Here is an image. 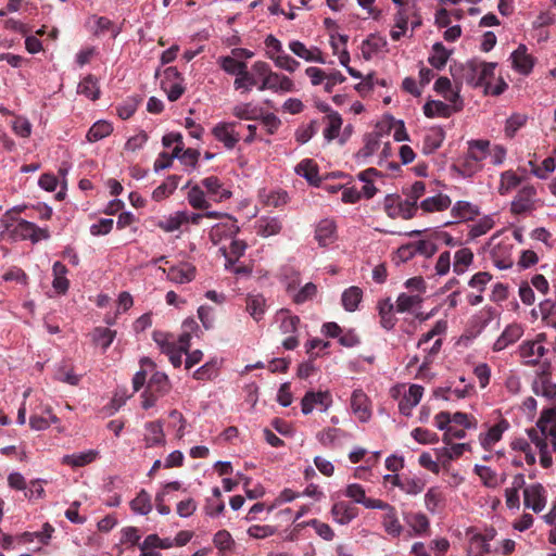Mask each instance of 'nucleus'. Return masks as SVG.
I'll return each mask as SVG.
<instances>
[{"label":"nucleus","instance_id":"1","mask_svg":"<svg viewBox=\"0 0 556 556\" xmlns=\"http://www.w3.org/2000/svg\"><path fill=\"white\" fill-rule=\"evenodd\" d=\"M496 64L470 60L451 67L454 79L473 87L488 86L494 76Z\"/></svg>","mask_w":556,"mask_h":556},{"label":"nucleus","instance_id":"2","mask_svg":"<svg viewBox=\"0 0 556 556\" xmlns=\"http://www.w3.org/2000/svg\"><path fill=\"white\" fill-rule=\"evenodd\" d=\"M536 429H529L528 435L531 442L543 451L547 448L546 439L549 437L553 444V450L556 452V406L542 412L539 420L536 421Z\"/></svg>","mask_w":556,"mask_h":556},{"label":"nucleus","instance_id":"3","mask_svg":"<svg viewBox=\"0 0 556 556\" xmlns=\"http://www.w3.org/2000/svg\"><path fill=\"white\" fill-rule=\"evenodd\" d=\"M10 211L7 212L5 216L1 219V224L5 230L10 232V237L13 240H27L29 239L33 243H37L42 239H48L50 237L49 230L47 228H40L36 224L20 219L13 226L11 224V218L9 217Z\"/></svg>","mask_w":556,"mask_h":556},{"label":"nucleus","instance_id":"4","mask_svg":"<svg viewBox=\"0 0 556 556\" xmlns=\"http://www.w3.org/2000/svg\"><path fill=\"white\" fill-rule=\"evenodd\" d=\"M151 378L148 381L147 388L141 394V406L143 409L153 407L156 401L166 395L172 388L170 381L166 374L153 370Z\"/></svg>","mask_w":556,"mask_h":556},{"label":"nucleus","instance_id":"5","mask_svg":"<svg viewBox=\"0 0 556 556\" xmlns=\"http://www.w3.org/2000/svg\"><path fill=\"white\" fill-rule=\"evenodd\" d=\"M266 56L271 60L276 67L293 73L300 66V63L287 54L281 42L274 36L268 35L265 39Z\"/></svg>","mask_w":556,"mask_h":556},{"label":"nucleus","instance_id":"6","mask_svg":"<svg viewBox=\"0 0 556 556\" xmlns=\"http://www.w3.org/2000/svg\"><path fill=\"white\" fill-rule=\"evenodd\" d=\"M386 213L391 218L410 219L415 216L417 205L409 200L402 201L399 195L388 194L383 201Z\"/></svg>","mask_w":556,"mask_h":556},{"label":"nucleus","instance_id":"7","mask_svg":"<svg viewBox=\"0 0 556 556\" xmlns=\"http://www.w3.org/2000/svg\"><path fill=\"white\" fill-rule=\"evenodd\" d=\"M536 189L533 186H523L510 203L514 215L530 213L536 208Z\"/></svg>","mask_w":556,"mask_h":556},{"label":"nucleus","instance_id":"8","mask_svg":"<svg viewBox=\"0 0 556 556\" xmlns=\"http://www.w3.org/2000/svg\"><path fill=\"white\" fill-rule=\"evenodd\" d=\"M543 334L538 336L533 341H525L519 345L518 352L525 364L535 365L545 355L546 349L543 344Z\"/></svg>","mask_w":556,"mask_h":556},{"label":"nucleus","instance_id":"9","mask_svg":"<svg viewBox=\"0 0 556 556\" xmlns=\"http://www.w3.org/2000/svg\"><path fill=\"white\" fill-rule=\"evenodd\" d=\"M181 80L180 73L176 67H168L164 71V79L162 80L161 86L167 93L169 101L178 100L185 92Z\"/></svg>","mask_w":556,"mask_h":556},{"label":"nucleus","instance_id":"10","mask_svg":"<svg viewBox=\"0 0 556 556\" xmlns=\"http://www.w3.org/2000/svg\"><path fill=\"white\" fill-rule=\"evenodd\" d=\"M332 403L329 392L308 391L301 401V410L304 415H308L315 407H320L321 412H326Z\"/></svg>","mask_w":556,"mask_h":556},{"label":"nucleus","instance_id":"11","mask_svg":"<svg viewBox=\"0 0 556 556\" xmlns=\"http://www.w3.org/2000/svg\"><path fill=\"white\" fill-rule=\"evenodd\" d=\"M523 505L534 513H541L545 508V490L540 483L530 484L523 489Z\"/></svg>","mask_w":556,"mask_h":556},{"label":"nucleus","instance_id":"12","mask_svg":"<svg viewBox=\"0 0 556 556\" xmlns=\"http://www.w3.org/2000/svg\"><path fill=\"white\" fill-rule=\"evenodd\" d=\"M258 90H271L274 92H292L294 83L291 78L280 73L271 71L266 79H263Z\"/></svg>","mask_w":556,"mask_h":556},{"label":"nucleus","instance_id":"13","mask_svg":"<svg viewBox=\"0 0 556 556\" xmlns=\"http://www.w3.org/2000/svg\"><path fill=\"white\" fill-rule=\"evenodd\" d=\"M167 279L174 283H188L195 278L197 269L190 263H179L169 268H161Z\"/></svg>","mask_w":556,"mask_h":556},{"label":"nucleus","instance_id":"14","mask_svg":"<svg viewBox=\"0 0 556 556\" xmlns=\"http://www.w3.org/2000/svg\"><path fill=\"white\" fill-rule=\"evenodd\" d=\"M511 251L513 244L507 241H501L495 244L490 252L494 266L501 270L510 268L514 264Z\"/></svg>","mask_w":556,"mask_h":556},{"label":"nucleus","instance_id":"15","mask_svg":"<svg viewBox=\"0 0 556 556\" xmlns=\"http://www.w3.org/2000/svg\"><path fill=\"white\" fill-rule=\"evenodd\" d=\"M239 231L237 220L229 215H225V219L214 225L210 231V239L214 244L227 238H232Z\"/></svg>","mask_w":556,"mask_h":556},{"label":"nucleus","instance_id":"16","mask_svg":"<svg viewBox=\"0 0 556 556\" xmlns=\"http://www.w3.org/2000/svg\"><path fill=\"white\" fill-rule=\"evenodd\" d=\"M237 123H218L212 130L214 137L223 142L225 148L231 150L240 140L239 132L235 131Z\"/></svg>","mask_w":556,"mask_h":556},{"label":"nucleus","instance_id":"17","mask_svg":"<svg viewBox=\"0 0 556 556\" xmlns=\"http://www.w3.org/2000/svg\"><path fill=\"white\" fill-rule=\"evenodd\" d=\"M345 496L369 509L387 507L381 500L366 497L365 489L358 483L349 484L345 489Z\"/></svg>","mask_w":556,"mask_h":556},{"label":"nucleus","instance_id":"18","mask_svg":"<svg viewBox=\"0 0 556 556\" xmlns=\"http://www.w3.org/2000/svg\"><path fill=\"white\" fill-rule=\"evenodd\" d=\"M315 239L318 245L326 248L337 240V225L333 219H321L315 228Z\"/></svg>","mask_w":556,"mask_h":556},{"label":"nucleus","instance_id":"19","mask_svg":"<svg viewBox=\"0 0 556 556\" xmlns=\"http://www.w3.org/2000/svg\"><path fill=\"white\" fill-rule=\"evenodd\" d=\"M462 110V102L446 104L442 101H428L424 105V113L427 117H450L453 113Z\"/></svg>","mask_w":556,"mask_h":556},{"label":"nucleus","instance_id":"20","mask_svg":"<svg viewBox=\"0 0 556 556\" xmlns=\"http://www.w3.org/2000/svg\"><path fill=\"white\" fill-rule=\"evenodd\" d=\"M509 424L506 419H501L497 424L490 427L486 432L479 434V442L485 451H491L495 443L500 442L503 433L508 429Z\"/></svg>","mask_w":556,"mask_h":556},{"label":"nucleus","instance_id":"21","mask_svg":"<svg viewBox=\"0 0 556 556\" xmlns=\"http://www.w3.org/2000/svg\"><path fill=\"white\" fill-rule=\"evenodd\" d=\"M523 334V329L518 324L508 325L501 336L493 343L492 350L494 352H501L509 345L516 343Z\"/></svg>","mask_w":556,"mask_h":556},{"label":"nucleus","instance_id":"22","mask_svg":"<svg viewBox=\"0 0 556 556\" xmlns=\"http://www.w3.org/2000/svg\"><path fill=\"white\" fill-rule=\"evenodd\" d=\"M383 137L384 135L379 130L366 134L363 139L364 147L356 153V159L359 161H365L376 154L381 148Z\"/></svg>","mask_w":556,"mask_h":556},{"label":"nucleus","instance_id":"23","mask_svg":"<svg viewBox=\"0 0 556 556\" xmlns=\"http://www.w3.org/2000/svg\"><path fill=\"white\" fill-rule=\"evenodd\" d=\"M143 441L146 447L163 446L166 443L163 424L160 420L150 421L144 426Z\"/></svg>","mask_w":556,"mask_h":556},{"label":"nucleus","instance_id":"24","mask_svg":"<svg viewBox=\"0 0 556 556\" xmlns=\"http://www.w3.org/2000/svg\"><path fill=\"white\" fill-rule=\"evenodd\" d=\"M424 388L419 384H412L403 399L399 402V409L404 416H410L412 410L421 401Z\"/></svg>","mask_w":556,"mask_h":556},{"label":"nucleus","instance_id":"25","mask_svg":"<svg viewBox=\"0 0 556 556\" xmlns=\"http://www.w3.org/2000/svg\"><path fill=\"white\" fill-rule=\"evenodd\" d=\"M513 67L520 74L528 75L534 65V59L527 52V47L520 45L510 55Z\"/></svg>","mask_w":556,"mask_h":556},{"label":"nucleus","instance_id":"26","mask_svg":"<svg viewBox=\"0 0 556 556\" xmlns=\"http://www.w3.org/2000/svg\"><path fill=\"white\" fill-rule=\"evenodd\" d=\"M351 408L359 421L365 422L370 418L369 400L359 389L354 390L352 393Z\"/></svg>","mask_w":556,"mask_h":556},{"label":"nucleus","instance_id":"27","mask_svg":"<svg viewBox=\"0 0 556 556\" xmlns=\"http://www.w3.org/2000/svg\"><path fill=\"white\" fill-rule=\"evenodd\" d=\"M465 451H471L469 443L450 444L435 451L437 458L441 462L442 466L446 467L450 463L460 457Z\"/></svg>","mask_w":556,"mask_h":556},{"label":"nucleus","instance_id":"28","mask_svg":"<svg viewBox=\"0 0 556 556\" xmlns=\"http://www.w3.org/2000/svg\"><path fill=\"white\" fill-rule=\"evenodd\" d=\"M358 515L356 507L348 502H337L331 507V516L339 525H348L354 520Z\"/></svg>","mask_w":556,"mask_h":556},{"label":"nucleus","instance_id":"29","mask_svg":"<svg viewBox=\"0 0 556 556\" xmlns=\"http://www.w3.org/2000/svg\"><path fill=\"white\" fill-rule=\"evenodd\" d=\"M289 49L296 56L307 62L325 63L323 52L317 47L308 49L303 42L293 40L289 43Z\"/></svg>","mask_w":556,"mask_h":556},{"label":"nucleus","instance_id":"30","mask_svg":"<svg viewBox=\"0 0 556 556\" xmlns=\"http://www.w3.org/2000/svg\"><path fill=\"white\" fill-rule=\"evenodd\" d=\"M451 214L460 222H468L473 220L478 215H480V208L471 202L457 201L453 205Z\"/></svg>","mask_w":556,"mask_h":556},{"label":"nucleus","instance_id":"31","mask_svg":"<svg viewBox=\"0 0 556 556\" xmlns=\"http://www.w3.org/2000/svg\"><path fill=\"white\" fill-rule=\"evenodd\" d=\"M383 505L387 506L386 508H380L386 511L382 520L383 528L388 534L399 536L403 531V527L396 516L395 508L387 502H383Z\"/></svg>","mask_w":556,"mask_h":556},{"label":"nucleus","instance_id":"32","mask_svg":"<svg viewBox=\"0 0 556 556\" xmlns=\"http://www.w3.org/2000/svg\"><path fill=\"white\" fill-rule=\"evenodd\" d=\"M266 307V299L262 294H249L245 299V309L255 321L263 319Z\"/></svg>","mask_w":556,"mask_h":556},{"label":"nucleus","instance_id":"33","mask_svg":"<svg viewBox=\"0 0 556 556\" xmlns=\"http://www.w3.org/2000/svg\"><path fill=\"white\" fill-rule=\"evenodd\" d=\"M202 185L206 188L208 194L217 202H222L231 197V191L225 188L215 176L204 178Z\"/></svg>","mask_w":556,"mask_h":556},{"label":"nucleus","instance_id":"34","mask_svg":"<svg viewBox=\"0 0 556 556\" xmlns=\"http://www.w3.org/2000/svg\"><path fill=\"white\" fill-rule=\"evenodd\" d=\"M473 471L479 476L484 486L496 489L505 481V476L498 477L495 470L489 466L476 465Z\"/></svg>","mask_w":556,"mask_h":556},{"label":"nucleus","instance_id":"35","mask_svg":"<svg viewBox=\"0 0 556 556\" xmlns=\"http://www.w3.org/2000/svg\"><path fill=\"white\" fill-rule=\"evenodd\" d=\"M257 235L267 238L280 233L282 230V222L278 217H262L257 220Z\"/></svg>","mask_w":556,"mask_h":556},{"label":"nucleus","instance_id":"36","mask_svg":"<svg viewBox=\"0 0 556 556\" xmlns=\"http://www.w3.org/2000/svg\"><path fill=\"white\" fill-rule=\"evenodd\" d=\"M451 199L446 194H437L421 201L420 208L426 213L442 212L451 206Z\"/></svg>","mask_w":556,"mask_h":556},{"label":"nucleus","instance_id":"37","mask_svg":"<svg viewBox=\"0 0 556 556\" xmlns=\"http://www.w3.org/2000/svg\"><path fill=\"white\" fill-rule=\"evenodd\" d=\"M326 128L324 129L325 139L330 142L339 137L343 121L338 112L330 111L326 117Z\"/></svg>","mask_w":556,"mask_h":556},{"label":"nucleus","instance_id":"38","mask_svg":"<svg viewBox=\"0 0 556 556\" xmlns=\"http://www.w3.org/2000/svg\"><path fill=\"white\" fill-rule=\"evenodd\" d=\"M387 47V40L378 35H370L362 43V54L364 59L370 60L375 54L383 51Z\"/></svg>","mask_w":556,"mask_h":556},{"label":"nucleus","instance_id":"39","mask_svg":"<svg viewBox=\"0 0 556 556\" xmlns=\"http://www.w3.org/2000/svg\"><path fill=\"white\" fill-rule=\"evenodd\" d=\"M187 223H189V214L185 211H178L164 220H160L157 227L165 232H173Z\"/></svg>","mask_w":556,"mask_h":556},{"label":"nucleus","instance_id":"40","mask_svg":"<svg viewBox=\"0 0 556 556\" xmlns=\"http://www.w3.org/2000/svg\"><path fill=\"white\" fill-rule=\"evenodd\" d=\"M409 8H399L394 16V28L390 33L392 40H400L401 37L406 33L409 21Z\"/></svg>","mask_w":556,"mask_h":556},{"label":"nucleus","instance_id":"41","mask_svg":"<svg viewBox=\"0 0 556 556\" xmlns=\"http://www.w3.org/2000/svg\"><path fill=\"white\" fill-rule=\"evenodd\" d=\"M379 315L381 318V326L384 329H392L395 325L396 318L394 317V304L390 299H384L378 303Z\"/></svg>","mask_w":556,"mask_h":556},{"label":"nucleus","instance_id":"42","mask_svg":"<svg viewBox=\"0 0 556 556\" xmlns=\"http://www.w3.org/2000/svg\"><path fill=\"white\" fill-rule=\"evenodd\" d=\"M295 172L312 185H317L319 182L318 168L313 160L305 159L301 161L296 165Z\"/></svg>","mask_w":556,"mask_h":556},{"label":"nucleus","instance_id":"43","mask_svg":"<svg viewBox=\"0 0 556 556\" xmlns=\"http://www.w3.org/2000/svg\"><path fill=\"white\" fill-rule=\"evenodd\" d=\"M473 262V253L468 248L458 250L454 255L453 270L457 275H463Z\"/></svg>","mask_w":556,"mask_h":556},{"label":"nucleus","instance_id":"44","mask_svg":"<svg viewBox=\"0 0 556 556\" xmlns=\"http://www.w3.org/2000/svg\"><path fill=\"white\" fill-rule=\"evenodd\" d=\"M444 140V134L442 129L434 128L430 129L424 137L422 152L425 154H431L438 150Z\"/></svg>","mask_w":556,"mask_h":556},{"label":"nucleus","instance_id":"45","mask_svg":"<svg viewBox=\"0 0 556 556\" xmlns=\"http://www.w3.org/2000/svg\"><path fill=\"white\" fill-rule=\"evenodd\" d=\"M77 92L79 94H84L86 98L94 101L100 96V87L98 84V79L92 76H86L78 85Z\"/></svg>","mask_w":556,"mask_h":556},{"label":"nucleus","instance_id":"46","mask_svg":"<svg viewBox=\"0 0 556 556\" xmlns=\"http://www.w3.org/2000/svg\"><path fill=\"white\" fill-rule=\"evenodd\" d=\"M490 141L489 140H470L468 141L469 159L478 162L479 164L486 157L489 153Z\"/></svg>","mask_w":556,"mask_h":556},{"label":"nucleus","instance_id":"47","mask_svg":"<svg viewBox=\"0 0 556 556\" xmlns=\"http://www.w3.org/2000/svg\"><path fill=\"white\" fill-rule=\"evenodd\" d=\"M179 178L180 177L176 175L168 176L167 179L152 192V199L160 202L168 198L177 189Z\"/></svg>","mask_w":556,"mask_h":556},{"label":"nucleus","instance_id":"48","mask_svg":"<svg viewBox=\"0 0 556 556\" xmlns=\"http://www.w3.org/2000/svg\"><path fill=\"white\" fill-rule=\"evenodd\" d=\"M141 369L137 371L132 378V388L135 392H138L147 380L148 371L155 370V363L149 357H142L140 359Z\"/></svg>","mask_w":556,"mask_h":556},{"label":"nucleus","instance_id":"49","mask_svg":"<svg viewBox=\"0 0 556 556\" xmlns=\"http://www.w3.org/2000/svg\"><path fill=\"white\" fill-rule=\"evenodd\" d=\"M113 131V126L106 121L96 122L87 132V140L89 142H97L110 136Z\"/></svg>","mask_w":556,"mask_h":556},{"label":"nucleus","instance_id":"50","mask_svg":"<svg viewBox=\"0 0 556 556\" xmlns=\"http://www.w3.org/2000/svg\"><path fill=\"white\" fill-rule=\"evenodd\" d=\"M363 298V291L358 287H350L342 293V305L349 312H354Z\"/></svg>","mask_w":556,"mask_h":556},{"label":"nucleus","instance_id":"51","mask_svg":"<svg viewBox=\"0 0 556 556\" xmlns=\"http://www.w3.org/2000/svg\"><path fill=\"white\" fill-rule=\"evenodd\" d=\"M97 455V451L89 450L87 452L78 454L65 455L62 459V463L71 465L73 467H83L85 465L92 463L96 459Z\"/></svg>","mask_w":556,"mask_h":556},{"label":"nucleus","instance_id":"52","mask_svg":"<svg viewBox=\"0 0 556 556\" xmlns=\"http://www.w3.org/2000/svg\"><path fill=\"white\" fill-rule=\"evenodd\" d=\"M213 543L222 554L230 553L236 546L232 535L227 530H219L214 534Z\"/></svg>","mask_w":556,"mask_h":556},{"label":"nucleus","instance_id":"53","mask_svg":"<svg viewBox=\"0 0 556 556\" xmlns=\"http://www.w3.org/2000/svg\"><path fill=\"white\" fill-rule=\"evenodd\" d=\"M245 243L241 240H232L229 251L226 248H220L224 256L227 258L226 268L232 267L236 261L243 255L245 251Z\"/></svg>","mask_w":556,"mask_h":556},{"label":"nucleus","instance_id":"54","mask_svg":"<svg viewBox=\"0 0 556 556\" xmlns=\"http://www.w3.org/2000/svg\"><path fill=\"white\" fill-rule=\"evenodd\" d=\"M67 269L61 262L53 264V282L52 286L59 293H65L68 289V280L66 278Z\"/></svg>","mask_w":556,"mask_h":556},{"label":"nucleus","instance_id":"55","mask_svg":"<svg viewBox=\"0 0 556 556\" xmlns=\"http://www.w3.org/2000/svg\"><path fill=\"white\" fill-rule=\"evenodd\" d=\"M494 227V220L491 216L486 215L481 217L476 224L470 226L468 239L475 240L489 232Z\"/></svg>","mask_w":556,"mask_h":556},{"label":"nucleus","instance_id":"56","mask_svg":"<svg viewBox=\"0 0 556 556\" xmlns=\"http://www.w3.org/2000/svg\"><path fill=\"white\" fill-rule=\"evenodd\" d=\"M130 508L136 514L148 515L152 509L151 497L148 492L141 490L130 502Z\"/></svg>","mask_w":556,"mask_h":556},{"label":"nucleus","instance_id":"57","mask_svg":"<svg viewBox=\"0 0 556 556\" xmlns=\"http://www.w3.org/2000/svg\"><path fill=\"white\" fill-rule=\"evenodd\" d=\"M407 522L413 531L418 535H425L429 532L430 522L428 517L422 513L412 514Z\"/></svg>","mask_w":556,"mask_h":556},{"label":"nucleus","instance_id":"58","mask_svg":"<svg viewBox=\"0 0 556 556\" xmlns=\"http://www.w3.org/2000/svg\"><path fill=\"white\" fill-rule=\"evenodd\" d=\"M448 58L450 52L441 42H437L432 47V54L429 56L428 61L433 67L440 70L445 66Z\"/></svg>","mask_w":556,"mask_h":556},{"label":"nucleus","instance_id":"59","mask_svg":"<svg viewBox=\"0 0 556 556\" xmlns=\"http://www.w3.org/2000/svg\"><path fill=\"white\" fill-rule=\"evenodd\" d=\"M115 336V330H111L104 327H98L92 332V341L97 345H100L103 350H106L112 344Z\"/></svg>","mask_w":556,"mask_h":556},{"label":"nucleus","instance_id":"60","mask_svg":"<svg viewBox=\"0 0 556 556\" xmlns=\"http://www.w3.org/2000/svg\"><path fill=\"white\" fill-rule=\"evenodd\" d=\"M377 175L378 172L375 168H368L357 175L358 179L364 182L362 191L366 199H371L377 192V188L372 185V177Z\"/></svg>","mask_w":556,"mask_h":556},{"label":"nucleus","instance_id":"61","mask_svg":"<svg viewBox=\"0 0 556 556\" xmlns=\"http://www.w3.org/2000/svg\"><path fill=\"white\" fill-rule=\"evenodd\" d=\"M188 202L195 210H206L211 206L210 202L205 199L203 190L199 186H193L188 192Z\"/></svg>","mask_w":556,"mask_h":556},{"label":"nucleus","instance_id":"62","mask_svg":"<svg viewBox=\"0 0 556 556\" xmlns=\"http://www.w3.org/2000/svg\"><path fill=\"white\" fill-rule=\"evenodd\" d=\"M528 122V115L521 113H514L506 119L505 135L513 138L516 132L523 127Z\"/></svg>","mask_w":556,"mask_h":556},{"label":"nucleus","instance_id":"63","mask_svg":"<svg viewBox=\"0 0 556 556\" xmlns=\"http://www.w3.org/2000/svg\"><path fill=\"white\" fill-rule=\"evenodd\" d=\"M455 168L462 176L471 177L481 169V164L470 160L469 154L466 153L462 159H459L458 165L455 166Z\"/></svg>","mask_w":556,"mask_h":556},{"label":"nucleus","instance_id":"64","mask_svg":"<svg viewBox=\"0 0 556 556\" xmlns=\"http://www.w3.org/2000/svg\"><path fill=\"white\" fill-rule=\"evenodd\" d=\"M426 481L419 477L406 478L400 484V489L408 495H417L425 490Z\"/></svg>","mask_w":556,"mask_h":556}]
</instances>
